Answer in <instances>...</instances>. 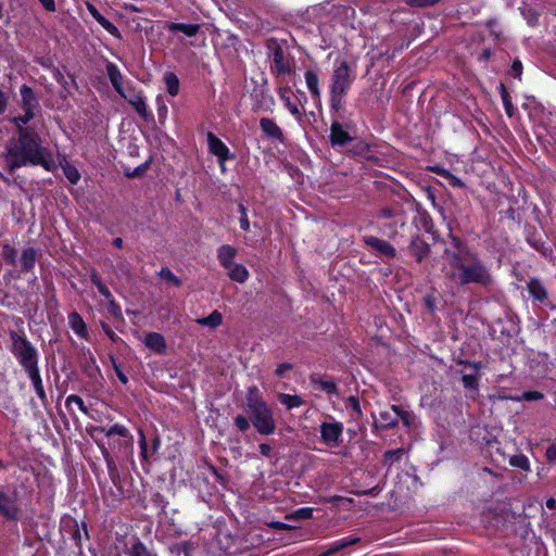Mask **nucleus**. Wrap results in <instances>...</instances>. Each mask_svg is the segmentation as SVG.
I'll use <instances>...</instances> for the list:
<instances>
[{"label":"nucleus","instance_id":"79ce46f5","mask_svg":"<svg viewBox=\"0 0 556 556\" xmlns=\"http://www.w3.org/2000/svg\"><path fill=\"white\" fill-rule=\"evenodd\" d=\"M392 410L396 412L397 419L400 418L405 426H407V427L410 426L412 416H410V414L408 412L402 409L397 405H392Z\"/></svg>","mask_w":556,"mask_h":556},{"label":"nucleus","instance_id":"bb28decb","mask_svg":"<svg viewBox=\"0 0 556 556\" xmlns=\"http://www.w3.org/2000/svg\"><path fill=\"white\" fill-rule=\"evenodd\" d=\"M125 99L128 100V102L134 106L136 112L141 117H143L144 119L148 118L149 114H148L147 105H146L143 98L140 94H132L131 97H127Z\"/></svg>","mask_w":556,"mask_h":556},{"label":"nucleus","instance_id":"0e129e2a","mask_svg":"<svg viewBox=\"0 0 556 556\" xmlns=\"http://www.w3.org/2000/svg\"><path fill=\"white\" fill-rule=\"evenodd\" d=\"M8 104V96L0 89V114H2Z\"/></svg>","mask_w":556,"mask_h":556},{"label":"nucleus","instance_id":"dca6fc26","mask_svg":"<svg viewBox=\"0 0 556 556\" xmlns=\"http://www.w3.org/2000/svg\"><path fill=\"white\" fill-rule=\"evenodd\" d=\"M22 108L24 111L34 112L39 106L38 100L30 87L23 85L21 87Z\"/></svg>","mask_w":556,"mask_h":556},{"label":"nucleus","instance_id":"864d4df0","mask_svg":"<svg viewBox=\"0 0 556 556\" xmlns=\"http://www.w3.org/2000/svg\"><path fill=\"white\" fill-rule=\"evenodd\" d=\"M111 362H112V365L116 372L117 378L119 379V381L122 383L126 384L128 382V379H127L126 375L121 370L119 366L116 364L113 356H111Z\"/></svg>","mask_w":556,"mask_h":556},{"label":"nucleus","instance_id":"2eb2a0df","mask_svg":"<svg viewBox=\"0 0 556 556\" xmlns=\"http://www.w3.org/2000/svg\"><path fill=\"white\" fill-rule=\"evenodd\" d=\"M409 249L417 262H421L430 252L429 244L418 237L412 239Z\"/></svg>","mask_w":556,"mask_h":556},{"label":"nucleus","instance_id":"5fc2aeb1","mask_svg":"<svg viewBox=\"0 0 556 556\" xmlns=\"http://www.w3.org/2000/svg\"><path fill=\"white\" fill-rule=\"evenodd\" d=\"M16 256V252L14 249L5 245L3 249V258L9 263H14Z\"/></svg>","mask_w":556,"mask_h":556},{"label":"nucleus","instance_id":"a878e982","mask_svg":"<svg viewBox=\"0 0 556 556\" xmlns=\"http://www.w3.org/2000/svg\"><path fill=\"white\" fill-rule=\"evenodd\" d=\"M36 250L34 248H27L23 251L21 257V265L23 270L29 271L34 268L36 262Z\"/></svg>","mask_w":556,"mask_h":556},{"label":"nucleus","instance_id":"c03bdc74","mask_svg":"<svg viewBox=\"0 0 556 556\" xmlns=\"http://www.w3.org/2000/svg\"><path fill=\"white\" fill-rule=\"evenodd\" d=\"M75 530L73 532V539L77 545L80 544L83 535L88 539V530L86 523H83V531L78 528V525L75 523Z\"/></svg>","mask_w":556,"mask_h":556},{"label":"nucleus","instance_id":"4c0bfd02","mask_svg":"<svg viewBox=\"0 0 556 556\" xmlns=\"http://www.w3.org/2000/svg\"><path fill=\"white\" fill-rule=\"evenodd\" d=\"M130 556H156V555L152 554L142 542L138 541L131 546Z\"/></svg>","mask_w":556,"mask_h":556},{"label":"nucleus","instance_id":"ea45409f","mask_svg":"<svg viewBox=\"0 0 556 556\" xmlns=\"http://www.w3.org/2000/svg\"><path fill=\"white\" fill-rule=\"evenodd\" d=\"M313 516V508L311 507H304V508H300L295 511H293L292 514H290L289 516H287L288 519H309L312 518Z\"/></svg>","mask_w":556,"mask_h":556},{"label":"nucleus","instance_id":"052dcab7","mask_svg":"<svg viewBox=\"0 0 556 556\" xmlns=\"http://www.w3.org/2000/svg\"><path fill=\"white\" fill-rule=\"evenodd\" d=\"M260 453L265 457H271L273 448L268 443H261L258 445Z\"/></svg>","mask_w":556,"mask_h":556},{"label":"nucleus","instance_id":"2f4dec72","mask_svg":"<svg viewBox=\"0 0 556 556\" xmlns=\"http://www.w3.org/2000/svg\"><path fill=\"white\" fill-rule=\"evenodd\" d=\"M312 383L318 386L320 390L325 391L328 394H337L338 388L336 383L331 380H324L321 378L312 377Z\"/></svg>","mask_w":556,"mask_h":556},{"label":"nucleus","instance_id":"f8f14e48","mask_svg":"<svg viewBox=\"0 0 556 556\" xmlns=\"http://www.w3.org/2000/svg\"><path fill=\"white\" fill-rule=\"evenodd\" d=\"M262 131L273 140L283 141V134L280 127L270 118L262 117L260 121Z\"/></svg>","mask_w":556,"mask_h":556},{"label":"nucleus","instance_id":"473e14b6","mask_svg":"<svg viewBox=\"0 0 556 556\" xmlns=\"http://www.w3.org/2000/svg\"><path fill=\"white\" fill-rule=\"evenodd\" d=\"M403 454H404L403 448L387 451L383 455V465L391 467L394 463H397L401 460Z\"/></svg>","mask_w":556,"mask_h":556},{"label":"nucleus","instance_id":"7ed1b4c3","mask_svg":"<svg viewBox=\"0 0 556 556\" xmlns=\"http://www.w3.org/2000/svg\"><path fill=\"white\" fill-rule=\"evenodd\" d=\"M247 413L260 434L269 435L276 430V421L271 407L263 400L257 387L248 389L245 397Z\"/></svg>","mask_w":556,"mask_h":556},{"label":"nucleus","instance_id":"c9c22d12","mask_svg":"<svg viewBox=\"0 0 556 556\" xmlns=\"http://www.w3.org/2000/svg\"><path fill=\"white\" fill-rule=\"evenodd\" d=\"M509 464L514 467L520 468L522 470H530V464L528 458L525 455H515L509 459Z\"/></svg>","mask_w":556,"mask_h":556},{"label":"nucleus","instance_id":"f03ea898","mask_svg":"<svg viewBox=\"0 0 556 556\" xmlns=\"http://www.w3.org/2000/svg\"><path fill=\"white\" fill-rule=\"evenodd\" d=\"M1 156L11 175L23 166L40 165L47 170L55 167L52 154L42 146L40 136L33 128H21L20 136L7 142Z\"/></svg>","mask_w":556,"mask_h":556},{"label":"nucleus","instance_id":"7c9ffc66","mask_svg":"<svg viewBox=\"0 0 556 556\" xmlns=\"http://www.w3.org/2000/svg\"><path fill=\"white\" fill-rule=\"evenodd\" d=\"M305 80H306L307 88L311 91L312 96L314 98H319L320 91H319V88H318V76H317V74L315 72H313V71H307L305 73Z\"/></svg>","mask_w":556,"mask_h":556},{"label":"nucleus","instance_id":"f704fd0d","mask_svg":"<svg viewBox=\"0 0 556 556\" xmlns=\"http://www.w3.org/2000/svg\"><path fill=\"white\" fill-rule=\"evenodd\" d=\"M25 114L22 116H16L12 119V122L16 125L17 136H20V129L25 128L24 125L30 122L34 118L35 113L31 111H24Z\"/></svg>","mask_w":556,"mask_h":556},{"label":"nucleus","instance_id":"3c124183","mask_svg":"<svg viewBox=\"0 0 556 556\" xmlns=\"http://www.w3.org/2000/svg\"><path fill=\"white\" fill-rule=\"evenodd\" d=\"M109 312L116 318H122V309L119 305L113 300H109Z\"/></svg>","mask_w":556,"mask_h":556},{"label":"nucleus","instance_id":"393cba45","mask_svg":"<svg viewBox=\"0 0 556 556\" xmlns=\"http://www.w3.org/2000/svg\"><path fill=\"white\" fill-rule=\"evenodd\" d=\"M228 270L230 279L239 283L245 282L249 278L248 269L241 264H233Z\"/></svg>","mask_w":556,"mask_h":556},{"label":"nucleus","instance_id":"e2e57ef3","mask_svg":"<svg viewBox=\"0 0 556 556\" xmlns=\"http://www.w3.org/2000/svg\"><path fill=\"white\" fill-rule=\"evenodd\" d=\"M291 368H292V365L290 363H282L277 367L275 372L277 376H282V375H285V372H287Z\"/></svg>","mask_w":556,"mask_h":556},{"label":"nucleus","instance_id":"69168bd1","mask_svg":"<svg viewBox=\"0 0 556 556\" xmlns=\"http://www.w3.org/2000/svg\"><path fill=\"white\" fill-rule=\"evenodd\" d=\"M91 282L97 287V289L100 288V286H103L104 283L100 279L99 275L96 271H92L90 275Z\"/></svg>","mask_w":556,"mask_h":556},{"label":"nucleus","instance_id":"ddd939ff","mask_svg":"<svg viewBox=\"0 0 556 556\" xmlns=\"http://www.w3.org/2000/svg\"><path fill=\"white\" fill-rule=\"evenodd\" d=\"M87 9L89 11V13L92 15V17L105 29L108 30L111 35H113L114 37L116 38H121V33L119 30L117 29V27L112 24L108 18H105L98 10L97 8L91 4V3H88L87 4Z\"/></svg>","mask_w":556,"mask_h":556},{"label":"nucleus","instance_id":"aec40b11","mask_svg":"<svg viewBox=\"0 0 556 556\" xmlns=\"http://www.w3.org/2000/svg\"><path fill=\"white\" fill-rule=\"evenodd\" d=\"M68 321H70V325H71V328L74 330V332L77 336H79L81 338H86L87 337L86 324L83 320L81 316L77 312H72L70 314Z\"/></svg>","mask_w":556,"mask_h":556},{"label":"nucleus","instance_id":"bf43d9fd","mask_svg":"<svg viewBox=\"0 0 556 556\" xmlns=\"http://www.w3.org/2000/svg\"><path fill=\"white\" fill-rule=\"evenodd\" d=\"M65 174L72 184H76L79 179V174L75 168L65 169Z\"/></svg>","mask_w":556,"mask_h":556},{"label":"nucleus","instance_id":"6e6d98bb","mask_svg":"<svg viewBox=\"0 0 556 556\" xmlns=\"http://www.w3.org/2000/svg\"><path fill=\"white\" fill-rule=\"evenodd\" d=\"M521 397L526 401H538L543 399V394L538 391H527L522 393Z\"/></svg>","mask_w":556,"mask_h":556},{"label":"nucleus","instance_id":"4be33fe9","mask_svg":"<svg viewBox=\"0 0 556 556\" xmlns=\"http://www.w3.org/2000/svg\"><path fill=\"white\" fill-rule=\"evenodd\" d=\"M528 290L531 296L541 303H543L547 299V292L543 285L538 279H531L528 282Z\"/></svg>","mask_w":556,"mask_h":556},{"label":"nucleus","instance_id":"a19ab883","mask_svg":"<svg viewBox=\"0 0 556 556\" xmlns=\"http://www.w3.org/2000/svg\"><path fill=\"white\" fill-rule=\"evenodd\" d=\"M463 384L466 389L476 390L479 386L476 375L466 374L462 377Z\"/></svg>","mask_w":556,"mask_h":556},{"label":"nucleus","instance_id":"cd10ccee","mask_svg":"<svg viewBox=\"0 0 556 556\" xmlns=\"http://www.w3.org/2000/svg\"><path fill=\"white\" fill-rule=\"evenodd\" d=\"M164 81L166 84L167 92L170 96H176L179 92V79L173 72H166L164 74Z\"/></svg>","mask_w":556,"mask_h":556},{"label":"nucleus","instance_id":"13d9d810","mask_svg":"<svg viewBox=\"0 0 556 556\" xmlns=\"http://www.w3.org/2000/svg\"><path fill=\"white\" fill-rule=\"evenodd\" d=\"M368 144L362 141L357 142L353 148V152L358 155H365L368 152Z\"/></svg>","mask_w":556,"mask_h":556},{"label":"nucleus","instance_id":"5701e85b","mask_svg":"<svg viewBox=\"0 0 556 556\" xmlns=\"http://www.w3.org/2000/svg\"><path fill=\"white\" fill-rule=\"evenodd\" d=\"M102 455L106 463L109 476H110L112 482L114 484H117L119 481V472H118V469H117V466H116L114 459L112 458L111 454L109 453V451L105 447H102Z\"/></svg>","mask_w":556,"mask_h":556},{"label":"nucleus","instance_id":"58836bf2","mask_svg":"<svg viewBox=\"0 0 556 556\" xmlns=\"http://www.w3.org/2000/svg\"><path fill=\"white\" fill-rule=\"evenodd\" d=\"M280 98L285 101L286 106L289 109L290 113L294 116H300V111L298 106L290 101V97L287 96L288 89L280 88L279 89Z\"/></svg>","mask_w":556,"mask_h":556},{"label":"nucleus","instance_id":"e433bc0d","mask_svg":"<svg viewBox=\"0 0 556 556\" xmlns=\"http://www.w3.org/2000/svg\"><path fill=\"white\" fill-rule=\"evenodd\" d=\"M501 97H502V100H503V103H504V108H505V111H506L507 115L508 116H513V114H514V105L511 103L509 93H508L506 87L503 84H501Z\"/></svg>","mask_w":556,"mask_h":556},{"label":"nucleus","instance_id":"8fccbe9b","mask_svg":"<svg viewBox=\"0 0 556 556\" xmlns=\"http://www.w3.org/2000/svg\"><path fill=\"white\" fill-rule=\"evenodd\" d=\"M343 97L344 94L330 93V103L333 110L339 111L341 109Z\"/></svg>","mask_w":556,"mask_h":556},{"label":"nucleus","instance_id":"f3484780","mask_svg":"<svg viewBox=\"0 0 556 556\" xmlns=\"http://www.w3.org/2000/svg\"><path fill=\"white\" fill-rule=\"evenodd\" d=\"M376 425L381 429H391L397 425V415L395 410H392V406L389 409L380 412Z\"/></svg>","mask_w":556,"mask_h":556},{"label":"nucleus","instance_id":"1a4fd4ad","mask_svg":"<svg viewBox=\"0 0 556 556\" xmlns=\"http://www.w3.org/2000/svg\"><path fill=\"white\" fill-rule=\"evenodd\" d=\"M207 144L210 152L216 155L220 163L229 159V149L211 131L207 132Z\"/></svg>","mask_w":556,"mask_h":556},{"label":"nucleus","instance_id":"4468645a","mask_svg":"<svg viewBox=\"0 0 556 556\" xmlns=\"http://www.w3.org/2000/svg\"><path fill=\"white\" fill-rule=\"evenodd\" d=\"M106 74L116 92L119 93L123 98H127L122 87L123 76L118 67L114 63H108Z\"/></svg>","mask_w":556,"mask_h":556},{"label":"nucleus","instance_id":"39448f33","mask_svg":"<svg viewBox=\"0 0 556 556\" xmlns=\"http://www.w3.org/2000/svg\"><path fill=\"white\" fill-rule=\"evenodd\" d=\"M267 48L271 59L270 72L279 77L291 73L289 58L285 54L282 47L274 39L268 40Z\"/></svg>","mask_w":556,"mask_h":556},{"label":"nucleus","instance_id":"338daca9","mask_svg":"<svg viewBox=\"0 0 556 556\" xmlns=\"http://www.w3.org/2000/svg\"><path fill=\"white\" fill-rule=\"evenodd\" d=\"M102 329L104 330V332L106 333V336L112 340V341H116L118 339V337L115 334V332L106 325H102Z\"/></svg>","mask_w":556,"mask_h":556},{"label":"nucleus","instance_id":"a211bd4d","mask_svg":"<svg viewBox=\"0 0 556 556\" xmlns=\"http://www.w3.org/2000/svg\"><path fill=\"white\" fill-rule=\"evenodd\" d=\"M144 344L149 349H151L157 353H164L166 350L165 339L162 334H160L157 332L148 333L144 338Z\"/></svg>","mask_w":556,"mask_h":556},{"label":"nucleus","instance_id":"f257e3e1","mask_svg":"<svg viewBox=\"0 0 556 556\" xmlns=\"http://www.w3.org/2000/svg\"><path fill=\"white\" fill-rule=\"evenodd\" d=\"M450 239L443 255L446 262L442 267L444 278L462 286L489 287L493 280L484 263L459 238L451 233Z\"/></svg>","mask_w":556,"mask_h":556},{"label":"nucleus","instance_id":"6e6552de","mask_svg":"<svg viewBox=\"0 0 556 556\" xmlns=\"http://www.w3.org/2000/svg\"><path fill=\"white\" fill-rule=\"evenodd\" d=\"M343 426L340 422H324L320 426L321 439L327 444L337 445L342 434Z\"/></svg>","mask_w":556,"mask_h":556},{"label":"nucleus","instance_id":"20e7f679","mask_svg":"<svg viewBox=\"0 0 556 556\" xmlns=\"http://www.w3.org/2000/svg\"><path fill=\"white\" fill-rule=\"evenodd\" d=\"M12 352L25 370L37 366V352L31 343L16 331H11Z\"/></svg>","mask_w":556,"mask_h":556},{"label":"nucleus","instance_id":"0eeeda50","mask_svg":"<svg viewBox=\"0 0 556 556\" xmlns=\"http://www.w3.org/2000/svg\"><path fill=\"white\" fill-rule=\"evenodd\" d=\"M21 510L17 505L16 492L4 493L0 491V515L8 520H17Z\"/></svg>","mask_w":556,"mask_h":556},{"label":"nucleus","instance_id":"c756f323","mask_svg":"<svg viewBox=\"0 0 556 556\" xmlns=\"http://www.w3.org/2000/svg\"><path fill=\"white\" fill-rule=\"evenodd\" d=\"M278 399L282 405H285L288 409H292L294 407H299L303 405L304 401L299 395H290L286 393H279Z\"/></svg>","mask_w":556,"mask_h":556},{"label":"nucleus","instance_id":"a18cd8bd","mask_svg":"<svg viewBox=\"0 0 556 556\" xmlns=\"http://www.w3.org/2000/svg\"><path fill=\"white\" fill-rule=\"evenodd\" d=\"M238 208H239V213L241 214L240 227H241L242 230L248 231L249 228H250V223H249V219H248L247 208L244 207L243 204H239Z\"/></svg>","mask_w":556,"mask_h":556},{"label":"nucleus","instance_id":"9d476101","mask_svg":"<svg viewBox=\"0 0 556 556\" xmlns=\"http://www.w3.org/2000/svg\"><path fill=\"white\" fill-rule=\"evenodd\" d=\"M350 141H352V137L349 135L348 131H345L342 127V125L334 121L332 124H331V127H330V142L331 144L334 147V146H345L346 143H349Z\"/></svg>","mask_w":556,"mask_h":556},{"label":"nucleus","instance_id":"c85d7f7f","mask_svg":"<svg viewBox=\"0 0 556 556\" xmlns=\"http://www.w3.org/2000/svg\"><path fill=\"white\" fill-rule=\"evenodd\" d=\"M223 321V316L219 312L214 311L207 317L197 319V324L210 328L218 327Z\"/></svg>","mask_w":556,"mask_h":556},{"label":"nucleus","instance_id":"de8ad7c7","mask_svg":"<svg viewBox=\"0 0 556 556\" xmlns=\"http://www.w3.org/2000/svg\"><path fill=\"white\" fill-rule=\"evenodd\" d=\"M113 434H118L121 437H126L128 434L127 429L122 425H114L108 431L106 435L111 437Z\"/></svg>","mask_w":556,"mask_h":556},{"label":"nucleus","instance_id":"6ab92c4d","mask_svg":"<svg viewBox=\"0 0 556 556\" xmlns=\"http://www.w3.org/2000/svg\"><path fill=\"white\" fill-rule=\"evenodd\" d=\"M236 252H237L236 249L228 244H224L218 249L217 257H218L220 264L223 265V267L228 269L235 264L233 258H235Z\"/></svg>","mask_w":556,"mask_h":556},{"label":"nucleus","instance_id":"774afa93","mask_svg":"<svg viewBox=\"0 0 556 556\" xmlns=\"http://www.w3.org/2000/svg\"><path fill=\"white\" fill-rule=\"evenodd\" d=\"M546 456L551 460H556V446H549L546 451Z\"/></svg>","mask_w":556,"mask_h":556},{"label":"nucleus","instance_id":"412c9836","mask_svg":"<svg viewBox=\"0 0 556 556\" xmlns=\"http://www.w3.org/2000/svg\"><path fill=\"white\" fill-rule=\"evenodd\" d=\"M167 29L170 31H181L188 37L195 36L200 30L199 24L169 23Z\"/></svg>","mask_w":556,"mask_h":556},{"label":"nucleus","instance_id":"09e8293b","mask_svg":"<svg viewBox=\"0 0 556 556\" xmlns=\"http://www.w3.org/2000/svg\"><path fill=\"white\" fill-rule=\"evenodd\" d=\"M440 0H406L412 7L425 8L438 3Z\"/></svg>","mask_w":556,"mask_h":556},{"label":"nucleus","instance_id":"4d7b16f0","mask_svg":"<svg viewBox=\"0 0 556 556\" xmlns=\"http://www.w3.org/2000/svg\"><path fill=\"white\" fill-rule=\"evenodd\" d=\"M510 74L520 79L522 74V64L519 60H515L513 62V65L510 67Z\"/></svg>","mask_w":556,"mask_h":556},{"label":"nucleus","instance_id":"423d86ee","mask_svg":"<svg viewBox=\"0 0 556 556\" xmlns=\"http://www.w3.org/2000/svg\"><path fill=\"white\" fill-rule=\"evenodd\" d=\"M331 80L330 93H346L353 81V77L351 76L350 67L345 61L341 62L340 65L334 68Z\"/></svg>","mask_w":556,"mask_h":556},{"label":"nucleus","instance_id":"49530a36","mask_svg":"<svg viewBox=\"0 0 556 556\" xmlns=\"http://www.w3.org/2000/svg\"><path fill=\"white\" fill-rule=\"evenodd\" d=\"M235 425L237 426V428L241 431V432H245L247 430L250 429V421L249 419L243 416V415H238L236 418H235Z\"/></svg>","mask_w":556,"mask_h":556},{"label":"nucleus","instance_id":"9b49d317","mask_svg":"<svg viewBox=\"0 0 556 556\" xmlns=\"http://www.w3.org/2000/svg\"><path fill=\"white\" fill-rule=\"evenodd\" d=\"M364 242L384 256L393 257L395 255V249L389 242L382 239L374 236H367L364 238Z\"/></svg>","mask_w":556,"mask_h":556},{"label":"nucleus","instance_id":"603ef678","mask_svg":"<svg viewBox=\"0 0 556 556\" xmlns=\"http://www.w3.org/2000/svg\"><path fill=\"white\" fill-rule=\"evenodd\" d=\"M348 402H349V406L356 413V416L361 417L362 416V409H361V405H359L358 399L355 397V396H350L348 399Z\"/></svg>","mask_w":556,"mask_h":556},{"label":"nucleus","instance_id":"b1692460","mask_svg":"<svg viewBox=\"0 0 556 556\" xmlns=\"http://www.w3.org/2000/svg\"><path fill=\"white\" fill-rule=\"evenodd\" d=\"M26 371H27L29 378L33 381V384H34V388H35V391H36L37 395L40 397L41 401H45L47 396H46V392H45L43 387H42V382H41V378H40V375H39L38 366H36L34 368H30V369H28Z\"/></svg>","mask_w":556,"mask_h":556},{"label":"nucleus","instance_id":"72a5a7b5","mask_svg":"<svg viewBox=\"0 0 556 556\" xmlns=\"http://www.w3.org/2000/svg\"><path fill=\"white\" fill-rule=\"evenodd\" d=\"M159 277L166 281L167 283L173 285L175 287H180L182 283L181 280L177 276H175L173 271L167 267L161 268V270L159 271Z\"/></svg>","mask_w":556,"mask_h":556},{"label":"nucleus","instance_id":"37998d69","mask_svg":"<svg viewBox=\"0 0 556 556\" xmlns=\"http://www.w3.org/2000/svg\"><path fill=\"white\" fill-rule=\"evenodd\" d=\"M72 403H75L84 414H88V408L86 407V405L80 396L75 395V394L67 396V399L65 401L66 406L71 405Z\"/></svg>","mask_w":556,"mask_h":556},{"label":"nucleus","instance_id":"680f3d73","mask_svg":"<svg viewBox=\"0 0 556 556\" xmlns=\"http://www.w3.org/2000/svg\"><path fill=\"white\" fill-rule=\"evenodd\" d=\"M357 542H359V538L342 539L338 541L342 549L348 546L354 545Z\"/></svg>","mask_w":556,"mask_h":556}]
</instances>
